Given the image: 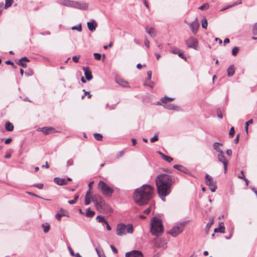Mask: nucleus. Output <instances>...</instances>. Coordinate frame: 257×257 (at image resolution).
I'll return each instance as SVG.
<instances>
[{
    "label": "nucleus",
    "mask_w": 257,
    "mask_h": 257,
    "mask_svg": "<svg viewBox=\"0 0 257 257\" xmlns=\"http://www.w3.org/2000/svg\"><path fill=\"white\" fill-rule=\"evenodd\" d=\"M217 116L219 118H222V115L221 114V110L219 108L217 109Z\"/></svg>",
    "instance_id": "13d9d810"
},
{
    "label": "nucleus",
    "mask_w": 257,
    "mask_h": 257,
    "mask_svg": "<svg viewBox=\"0 0 257 257\" xmlns=\"http://www.w3.org/2000/svg\"><path fill=\"white\" fill-rule=\"evenodd\" d=\"M202 27L203 28L206 29L207 27V21L206 19H204L201 21Z\"/></svg>",
    "instance_id": "e433bc0d"
},
{
    "label": "nucleus",
    "mask_w": 257,
    "mask_h": 257,
    "mask_svg": "<svg viewBox=\"0 0 257 257\" xmlns=\"http://www.w3.org/2000/svg\"><path fill=\"white\" fill-rule=\"evenodd\" d=\"M73 8L85 10L88 8V4L83 2L74 1Z\"/></svg>",
    "instance_id": "ddd939ff"
},
{
    "label": "nucleus",
    "mask_w": 257,
    "mask_h": 257,
    "mask_svg": "<svg viewBox=\"0 0 257 257\" xmlns=\"http://www.w3.org/2000/svg\"><path fill=\"white\" fill-rule=\"evenodd\" d=\"M6 64H8V65H12L13 67H14V68H17V66L15 65V64L11 61L10 60H7L5 62Z\"/></svg>",
    "instance_id": "49530a36"
},
{
    "label": "nucleus",
    "mask_w": 257,
    "mask_h": 257,
    "mask_svg": "<svg viewBox=\"0 0 257 257\" xmlns=\"http://www.w3.org/2000/svg\"><path fill=\"white\" fill-rule=\"evenodd\" d=\"M238 177L239 178L242 179H244L245 178L243 172L242 171H241L240 172V174L238 175Z\"/></svg>",
    "instance_id": "bf43d9fd"
},
{
    "label": "nucleus",
    "mask_w": 257,
    "mask_h": 257,
    "mask_svg": "<svg viewBox=\"0 0 257 257\" xmlns=\"http://www.w3.org/2000/svg\"><path fill=\"white\" fill-rule=\"evenodd\" d=\"M87 27L89 31L93 32L95 30L97 27V23L94 20L87 22Z\"/></svg>",
    "instance_id": "a211bd4d"
},
{
    "label": "nucleus",
    "mask_w": 257,
    "mask_h": 257,
    "mask_svg": "<svg viewBox=\"0 0 257 257\" xmlns=\"http://www.w3.org/2000/svg\"><path fill=\"white\" fill-rule=\"evenodd\" d=\"M79 57H80L79 56H76V55L72 57V60H73L74 62H75L76 63L78 62Z\"/></svg>",
    "instance_id": "4d7b16f0"
},
{
    "label": "nucleus",
    "mask_w": 257,
    "mask_h": 257,
    "mask_svg": "<svg viewBox=\"0 0 257 257\" xmlns=\"http://www.w3.org/2000/svg\"><path fill=\"white\" fill-rule=\"evenodd\" d=\"M94 137L97 141H101L103 138L101 134L97 133L94 134Z\"/></svg>",
    "instance_id": "f704fd0d"
},
{
    "label": "nucleus",
    "mask_w": 257,
    "mask_h": 257,
    "mask_svg": "<svg viewBox=\"0 0 257 257\" xmlns=\"http://www.w3.org/2000/svg\"><path fill=\"white\" fill-rule=\"evenodd\" d=\"M98 188L103 195L110 196L112 193V189L102 181L98 182Z\"/></svg>",
    "instance_id": "39448f33"
},
{
    "label": "nucleus",
    "mask_w": 257,
    "mask_h": 257,
    "mask_svg": "<svg viewBox=\"0 0 257 257\" xmlns=\"http://www.w3.org/2000/svg\"><path fill=\"white\" fill-rule=\"evenodd\" d=\"M186 43L188 47L193 48L197 50L198 42L196 39L193 38H190L186 40Z\"/></svg>",
    "instance_id": "9b49d317"
},
{
    "label": "nucleus",
    "mask_w": 257,
    "mask_h": 257,
    "mask_svg": "<svg viewBox=\"0 0 257 257\" xmlns=\"http://www.w3.org/2000/svg\"><path fill=\"white\" fill-rule=\"evenodd\" d=\"M93 197H92L91 193L90 192V190L87 191L85 197V200H84V204L85 205H88L90 204L91 201H92V198Z\"/></svg>",
    "instance_id": "f3484780"
},
{
    "label": "nucleus",
    "mask_w": 257,
    "mask_h": 257,
    "mask_svg": "<svg viewBox=\"0 0 257 257\" xmlns=\"http://www.w3.org/2000/svg\"><path fill=\"white\" fill-rule=\"evenodd\" d=\"M214 231V232L224 233L225 227L224 223L223 222H219L218 227L215 228Z\"/></svg>",
    "instance_id": "412c9836"
},
{
    "label": "nucleus",
    "mask_w": 257,
    "mask_h": 257,
    "mask_svg": "<svg viewBox=\"0 0 257 257\" xmlns=\"http://www.w3.org/2000/svg\"><path fill=\"white\" fill-rule=\"evenodd\" d=\"M214 223V218L212 217L211 219H210V221L207 224L206 227L205 228V232L208 234L209 233L210 228L212 225Z\"/></svg>",
    "instance_id": "b1692460"
},
{
    "label": "nucleus",
    "mask_w": 257,
    "mask_h": 257,
    "mask_svg": "<svg viewBox=\"0 0 257 257\" xmlns=\"http://www.w3.org/2000/svg\"><path fill=\"white\" fill-rule=\"evenodd\" d=\"M218 161L223 164L224 168V173H226L227 170L228 160L225 157L224 152L218 153L217 155Z\"/></svg>",
    "instance_id": "1a4fd4ad"
},
{
    "label": "nucleus",
    "mask_w": 257,
    "mask_h": 257,
    "mask_svg": "<svg viewBox=\"0 0 257 257\" xmlns=\"http://www.w3.org/2000/svg\"><path fill=\"white\" fill-rule=\"evenodd\" d=\"M154 245L157 248H165L166 246V243H165L162 238L154 239L153 241Z\"/></svg>",
    "instance_id": "4468645a"
},
{
    "label": "nucleus",
    "mask_w": 257,
    "mask_h": 257,
    "mask_svg": "<svg viewBox=\"0 0 257 257\" xmlns=\"http://www.w3.org/2000/svg\"><path fill=\"white\" fill-rule=\"evenodd\" d=\"M95 250H96V252H97V254H98V256L99 257H102V255L103 256V257H106L103 254V253L102 251L100 250V249H98L97 248H96Z\"/></svg>",
    "instance_id": "37998d69"
},
{
    "label": "nucleus",
    "mask_w": 257,
    "mask_h": 257,
    "mask_svg": "<svg viewBox=\"0 0 257 257\" xmlns=\"http://www.w3.org/2000/svg\"><path fill=\"white\" fill-rule=\"evenodd\" d=\"M12 141V140L11 138H8L5 140V143L6 144H9Z\"/></svg>",
    "instance_id": "69168bd1"
},
{
    "label": "nucleus",
    "mask_w": 257,
    "mask_h": 257,
    "mask_svg": "<svg viewBox=\"0 0 257 257\" xmlns=\"http://www.w3.org/2000/svg\"><path fill=\"white\" fill-rule=\"evenodd\" d=\"M38 132H42L45 135L56 133L55 129L53 127H39L37 130Z\"/></svg>",
    "instance_id": "9d476101"
},
{
    "label": "nucleus",
    "mask_w": 257,
    "mask_h": 257,
    "mask_svg": "<svg viewBox=\"0 0 257 257\" xmlns=\"http://www.w3.org/2000/svg\"><path fill=\"white\" fill-rule=\"evenodd\" d=\"M222 146H223L222 144L218 143V142H215L213 144V149L215 151H216L218 153L223 152L222 150L221 149V147Z\"/></svg>",
    "instance_id": "aec40b11"
},
{
    "label": "nucleus",
    "mask_w": 257,
    "mask_h": 257,
    "mask_svg": "<svg viewBox=\"0 0 257 257\" xmlns=\"http://www.w3.org/2000/svg\"><path fill=\"white\" fill-rule=\"evenodd\" d=\"M235 133L234 128L233 127H231L229 132V135L231 137H233Z\"/></svg>",
    "instance_id": "a18cd8bd"
},
{
    "label": "nucleus",
    "mask_w": 257,
    "mask_h": 257,
    "mask_svg": "<svg viewBox=\"0 0 257 257\" xmlns=\"http://www.w3.org/2000/svg\"><path fill=\"white\" fill-rule=\"evenodd\" d=\"M164 107L169 110L176 109L177 106L174 104H167L164 106Z\"/></svg>",
    "instance_id": "2f4dec72"
},
{
    "label": "nucleus",
    "mask_w": 257,
    "mask_h": 257,
    "mask_svg": "<svg viewBox=\"0 0 257 257\" xmlns=\"http://www.w3.org/2000/svg\"><path fill=\"white\" fill-rule=\"evenodd\" d=\"M178 56L181 58H183V59H186L184 57V55H183V52L180 50V52L178 53Z\"/></svg>",
    "instance_id": "e2e57ef3"
},
{
    "label": "nucleus",
    "mask_w": 257,
    "mask_h": 257,
    "mask_svg": "<svg viewBox=\"0 0 257 257\" xmlns=\"http://www.w3.org/2000/svg\"><path fill=\"white\" fill-rule=\"evenodd\" d=\"M33 186L37 187L38 189H42L43 188L44 185H43V184H42V183H39V184H35Z\"/></svg>",
    "instance_id": "8fccbe9b"
},
{
    "label": "nucleus",
    "mask_w": 257,
    "mask_h": 257,
    "mask_svg": "<svg viewBox=\"0 0 257 257\" xmlns=\"http://www.w3.org/2000/svg\"><path fill=\"white\" fill-rule=\"evenodd\" d=\"M180 51V50L177 48H172L171 49V52L175 54H178Z\"/></svg>",
    "instance_id": "58836bf2"
},
{
    "label": "nucleus",
    "mask_w": 257,
    "mask_h": 257,
    "mask_svg": "<svg viewBox=\"0 0 257 257\" xmlns=\"http://www.w3.org/2000/svg\"><path fill=\"white\" fill-rule=\"evenodd\" d=\"M5 1H6L5 8L7 9L12 6L13 0H5Z\"/></svg>",
    "instance_id": "c9c22d12"
},
{
    "label": "nucleus",
    "mask_w": 257,
    "mask_h": 257,
    "mask_svg": "<svg viewBox=\"0 0 257 257\" xmlns=\"http://www.w3.org/2000/svg\"><path fill=\"white\" fill-rule=\"evenodd\" d=\"M174 99V98L169 97L167 96H165L164 98H162L161 100L163 103H167L168 102H170L173 101Z\"/></svg>",
    "instance_id": "7c9ffc66"
},
{
    "label": "nucleus",
    "mask_w": 257,
    "mask_h": 257,
    "mask_svg": "<svg viewBox=\"0 0 257 257\" xmlns=\"http://www.w3.org/2000/svg\"><path fill=\"white\" fill-rule=\"evenodd\" d=\"M235 72L234 67L233 65H231L227 69V75L228 77L232 76Z\"/></svg>",
    "instance_id": "393cba45"
},
{
    "label": "nucleus",
    "mask_w": 257,
    "mask_h": 257,
    "mask_svg": "<svg viewBox=\"0 0 257 257\" xmlns=\"http://www.w3.org/2000/svg\"><path fill=\"white\" fill-rule=\"evenodd\" d=\"M68 250L69 251L70 254L72 256H75V255H76V253H74V252L73 250L72 249V248L70 246H68Z\"/></svg>",
    "instance_id": "de8ad7c7"
},
{
    "label": "nucleus",
    "mask_w": 257,
    "mask_h": 257,
    "mask_svg": "<svg viewBox=\"0 0 257 257\" xmlns=\"http://www.w3.org/2000/svg\"><path fill=\"white\" fill-rule=\"evenodd\" d=\"M93 55L95 60H100L101 59V55L100 54L98 53H95L93 54Z\"/></svg>",
    "instance_id": "ea45409f"
},
{
    "label": "nucleus",
    "mask_w": 257,
    "mask_h": 257,
    "mask_svg": "<svg viewBox=\"0 0 257 257\" xmlns=\"http://www.w3.org/2000/svg\"><path fill=\"white\" fill-rule=\"evenodd\" d=\"M199 24L197 22H193L190 25V28L192 32H195L197 31Z\"/></svg>",
    "instance_id": "4be33fe9"
},
{
    "label": "nucleus",
    "mask_w": 257,
    "mask_h": 257,
    "mask_svg": "<svg viewBox=\"0 0 257 257\" xmlns=\"http://www.w3.org/2000/svg\"><path fill=\"white\" fill-rule=\"evenodd\" d=\"M96 219L99 222H102L103 224H104L105 222L106 221L104 217L101 216H97Z\"/></svg>",
    "instance_id": "72a5a7b5"
},
{
    "label": "nucleus",
    "mask_w": 257,
    "mask_h": 257,
    "mask_svg": "<svg viewBox=\"0 0 257 257\" xmlns=\"http://www.w3.org/2000/svg\"><path fill=\"white\" fill-rule=\"evenodd\" d=\"M153 188L149 185H143L137 189L134 193V199L139 206H144L147 204L152 198Z\"/></svg>",
    "instance_id": "f03ea898"
},
{
    "label": "nucleus",
    "mask_w": 257,
    "mask_h": 257,
    "mask_svg": "<svg viewBox=\"0 0 257 257\" xmlns=\"http://www.w3.org/2000/svg\"><path fill=\"white\" fill-rule=\"evenodd\" d=\"M158 134H156L154 137L151 138L150 142L151 143H154L158 140Z\"/></svg>",
    "instance_id": "a19ab883"
},
{
    "label": "nucleus",
    "mask_w": 257,
    "mask_h": 257,
    "mask_svg": "<svg viewBox=\"0 0 257 257\" xmlns=\"http://www.w3.org/2000/svg\"><path fill=\"white\" fill-rule=\"evenodd\" d=\"M74 1L70 0H64L62 3V4L65 6L73 7Z\"/></svg>",
    "instance_id": "cd10ccee"
},
{
    "label": "nucleus",
    "mask_w": 257,
    "mask_h": 257,
    "mask_svg": "<svg viewBox=\"0 0 257 257\" xmlns=\"http://www.w3.org/2000/svg\"><path fill=\"white\" fill-rule=\"evenodd\" d=\"M238 51H239V49L238 47H234L232 50V54L233 56H236L237 55V54L238 53Z\"/></svg>",
    "instance_id": "4c0bfd02"
},
{
    "label": "nucleus",
    "mask_w": 257,
    "mask_h": 257,
    "mask_svg": "<svg viewBox=\"0 0 257 257\" xmlns=\"http://www.w3.org/2000/svg\"><path fill=\"white\" fill-rule=\"evenodd\" d=\"M115 81L116 83L119 84V85L127 87H129V84L128 82L123 79L122 78H121L120 77H116L115 78Z\"/></svg>",
    "instance_id": "dca6fc26"
},
{
    "label": "nucleus",
    "mask_w": 257,
    "mask_h": 257,
    "mask_svg": "<svg viewBox=\"0 0 257 257\" xmlns=\"http://www.w3.org/2000/svg\"><path fill=\"white\" fill-rule=\"evenodd\" d=\"M125 257H144L142 252L139 250H134L125 253Z\"/></svg>",
    "instance_id": "f8f14e48"
},
{
    "label": "nucleus",
    "mask_w": 257,
    "mask_h": 257,
    "mask_svg": "<svg viewBox=\"0 0 257 257\" xmlns=\"http://www.w3.org/2000/svg\"><path fill=\"white\" fill-rule=\"evenodd\" d=\"M54 182L58 185H64L67 184V181L63 178H61L59 177H55L54 179Z\"/></svg>",
    "instance_id": "6ab92c4d"
},
{
    "label": "nucleus",
    "mask_w": 257,
    "mask_h": 257,
    "mask_svg": "<svg viewBox=\"0 0 257 257\" xmlns=\"http://www.w3.org/2000/svg\"><path fill=\"white\" fill-rule=\"evenodd\" d=\"M5 128L7 131L11 132L14 130V125L12 123L7 121L5 124Z\"/></svg>",
    "instance_id": "bb28decb"
},
{
    "label": "nucleus",
    "mask_w": 257,
    "mask_h": 257,
    "mask_svg": "<svg viewBox=\"0 0 257 257\" xmlns=\"http://www.w3.org/2000/svg\"><path fill=\"white\" fill-rule=\"evenodd\" d=\"M71 29L72 30H77L78 32H81L82 31L81 25L80 24L78 26H73L71 27Z\"/></svg>",
    "instance_id": "473e14b6"
},
{
    "label": "nucleus",
    "mask_w": 257,
    "mask_h": 257,
    "mask_svg": "<svg viewBox=\"0 0 257 257\" xmlns=\"http://www.w3.org/2000/svg\"><path fill=\"white\" fill-rule=\"evenodd\" d=\"M41 227L43 229L45 233H48L50 229V226L48 223H44L41 224Z\"/></svg>",
    "instance_id": "a878e982"
},
{
    "label": "nucleus",
    "mask_w": 257,
    "mask_h": 257,
    "mask_svg": "<svg viewBox=\"0 0 257 257\" xmlns=\"http://www.w3.org/2000/svg\"><path fill=\"white\" fill-rule=\"evenodd\" d=\"M151 222L152 234L157 236H161L164 232V227L162 220L156 217H154Z\"/></svg>",
    "instance_id": "7ed1b4c3"
},
{
    "label": "nucleus",
    "mask_w": 257,
    "mask_h": 257,
    "mask_svg": "<svg viewBox=\"0 0 257 257\" xmlns=\"http://www.w3.org/2000/svg\"><path fill=\"white\" fill-rule=\"evenodd\" d=\"M239 134H238L236 136V137L235 138V139L234 140V142L235 143V144H237L238 143V141H239Z\"/></svg>",
    "instance_id": "338daca9"
},
{
    "label": "nucleus",
    "mask_w": 257,
    "mask_h": 257,
    "mask_svg": "<svg viewBox=\"0 0 257 257\" xmlns=\"http://www.w3.org/2000/svg\"><path fill=\"white\" fill-rule=\"evenodd\" d=\"M133 231V226L131 224L125 225L123 223H119L116 227V233L118 236L125 235L127 233H132Z\"/></svg>",
    "instance_id": "20e7f679"
},
{
    "label": "nucleus",
    "mask_w": 257,
    "mask_h": 257,
    "mask_svg": "<svg viewBox=\"0 0 257 257\" xmlns=\"http://www.w3.org/2000/svg\"><path fill=\"white\" fill-rule=\"evenodd\" d=\"M105 225H106V227L108 230H110L111 229V226L109 225L107 221L105 222L104 224H103V226H104Z\"/></svg>",
    "instance_id": "864d4df0"
},
{
    "label": "nucleus",
    "mask_w": 257,
    "mask_h": 257,
    "mask_svg": "<svg viewBox=\"0 0 257 257\" xmlns=\"http://www.w3.org/2000/svg\"><path fill=\"white\" fill-rule=\"evenodd\" d=\"M175 178L166 174L158 175L156 178L157 192L161 200L165 202V197L171 192Z\"/></svg>",
    "instance_id": "f257e3e1"
},
{
    "label": "nucleus",
    "mask_w": 257,
    "mask_h": 257,
    "mask_svg": "<svg viewBox=\"0 0 257 257\" xmlns=\"http://www.w3.org/2000/svg\"><path fill=\"white\" fill-rule=\"evenodd\" d=\"M151 206H150L149 208H147L144 211V213L146 214H149L151 210Z\"/></svg>",
    "instance_id": "6e6d98bb"
},
{
    "label": "nucleus",
    "mask_w": 257,
    "mask_h": 257,
    "mask_svg": "<svg viewBox=\"0 0 257 257\" xmlns=\"http://www.w3.org/2000/svg\"><path fill=\"white\" fill-rule=\"evenodd\" d=\"M158 153L161 156L162 158L166 161L170 163L173 161V158L171 157L166 156V155L162 153L161 152L159 151Z\"/></svg>",
    "instance_id": "5701e85b"
},
{
    "label": "nucleus",
    "mask_w": 257,
    "mask_h": 257,
    "mask_svg": "<svg viewBox=\"0 0 257 257\" xmlns=\"http://www.w3.org/2000/svg\"><path fill=\"white\" fill-rule=\"evenodd\" d=\"M209 8V5L208 4H205L200 6L199 9L201 10H205Z\"/></svg>",
    "instance_id": "79ce46f5"
},
{
    "label": "nucleus",
    "mask_w": 257,
    "mask_h": 257,
    "mask_svg": "<svg viewBox=\"0 0 257 257\" xmlns=\"http://www.w3.org/2000/svg\"><path fill=\"white\" fill-rule=\"evenodd\" d=\"M64 216V214H62V213H57L55 215V217L58 220H60L61 219V217L62 216Z\"/></svg>",
    "instance_id": "3c124183"
},
{
    "label": "nucleus",
    "mask_w": 257,
    "mask_h": 257,
    "mask_svg": "<svg viewBox=\"0 0 257 257\" xmlns=\"http://www.w3.org/2000/svg\"><path fill=\"white\" fill-rule=\"evenodd\" d=\"M144 85L148 86L151 88L153 87V82L149 80V84H148V80H146L144 84Z\"/></svg>",
    "instance_id": "c03bdc74"
},
{
    "label": "nucleus",
    "mask_w": 257,
    "mask_h": 257,
    "mask_svg": "<svg viewBox=\"0 0 257 257\" xmlns=\"http://www.w3.org/2000/svg\"><path fill=\"white\" fill-rule=\"evenodd\" d=\"M124 154V152L123 151H121L117 153L116 155V157L117 158H119L120 157H122Z\"/></svg>",
    "instance_id": "09e8293b"
},
{
    "label": "nucleus",
    "mask_w": 257,
    "mask_h": 257,
    "mask_svg": "<svg viewBox=\"0 0 257 257\" xmlns=\"http://www.w3.org/2000/svg\"><path fill=\"white\" fill-rule=\"evenodd\" d=\"M253 30L254 32H257V23L254 24Z\"/></svg>",
    "instance_id": "774afa93"
},
{
    "label": "nucleus",
    "mask_w": 257,
    "mask_h": 257,
    "mask_svg": "<svg viewBox=\"0 0 257 257\" xmlns=\"http://www.w3.org/2000/svg\"><path fill=\"white\" fill-rule=\"evenodd\" d=\"M83 70L84 71V75L85 76L86 79L89 81L91 80L92 79L93 77L91 74V72L89 68L88 67H84L83 68Z\"/></svg>",
    "instance_id": "2eb2a0df"
},
{
    "label": "nucleus",
    "mask_w": 257,
    "mask_h": 257,
    "mask_svg": "<svg viewBox=\"0 0 257 257\" xmlns=\"http://www.w3.org/2000/svg\"><path fill=\"white\" fill-rule=\"evenodd\" d=\"M92 201L95 203V207L98 210L101 211L103 209L105 202L100 196L94 195L92 198Z\"/></svg>",
    "instance_id": "423d86ee"
},
{
    "label": "nucleus",
    "mask_w": 257,
    "mask_h": 257,
    "mask_svg": "<svg viewBox=\"0 0 257 257\" xmlns=\"http://www.w3.org/2000/svg\"><path fill=\"white\" fill-rule=\"evenodd\" d=\"M186 224L185 222L180 223L176 226H174L169 232L173 237H176L183 230L184 227Z\"/></svg>",
    "instance_id": "0eeeda50"
},
{
    "label": "nucleus",
    "mask_w": 257,
    "mask_h": 257,
    "mask_svg": "<svg viewBox=\"0 0 257 257\" xmlns=\"http://www.w3.org/2000/svg\"><path fill=\"white\" fill-rule=\"evenodd\" d=\"M174 168L179 171L183 172H185L187 170L186 168L184 166L180 165H175Z\"/></svg>",
    "instance_id": "c756f323"
},
{
    "label": "nucleus",
    "mask_w": 257,
    "mask_h": 257,
    "mask_svg": "<svg viewBox=\"0 0 257 257\" xmlns=\"http://www.w3.org/2000/svg\"><path fill=\"white\" fill-rule=\"evenodd\" d=\"M144 43H145V46L147 48H149V47H150V42H149V41L148 39H145Z\"/></svg>",
    "instance_id": "052dcab7"
},
{
    "label": "nucleus",
    "mask_w": 257,
    "mask_h": 257,
    "mask_svg": "<svg viewBox=\"0 0 257 257\" xmlns=\"http://www.w3.org/2000/svg\"><path fill=\"white\" fill-rule=\"evenodd\" d=\"M86 216L88 217H92L95 214V212L90 210V208L87 209L86 211Z\"/></svg>",
    "instance_id": "c85d7f7f"
},
{
    "label": "nucleus",
    "mask_w": 257,
    "mask_h": 257,
    "mask_svg": "<svg viewBox=\"0 0 257 257\" xmlns=\"http://www.w3.org/2000/svg\"><path fill=\"white\" fill-rule=\"evenodd\" d=\"M147 75H148V79L149 80H151V76H152V71H148L147 72Z\"/></svg>",
    "instance_id": "680f3d73"
},
{
    "label": "nucleus",
    "mask_w": 257,
    "mask_h": 257,
    "mask_svg": "<svg viewBox=\"0 0 257 257\" xmlns=\"http://www.w3.org/2000/svg\"><path fill=\"white\" fill-rule=\"evenodd\" d=\"M206 184L209 186L210 189L212 192L215 191L217 186L214 182L212 177L208 174H206L205 177Z\"/></svg>",
    "instance_id": "6e6552de"
},
{
    "label": "nucleus",
    "mask_w": 257,
    "mask_h": 257,
    "mask_svg": "<svg viewBox=\"0 0 257 257\" xmlns=\"http://www.w3.org/2000/svg\"><path fill=\"white\" fill-rule=\"evenodd\" d=\"M73 165V160L72 159H69L67 161V167L72 166Z\"/></svg>",
    "instance_id": "603ef678"
},
{
    "label": "nucleus",
    "mask_w": 257,
    "mask_h": 257,
    "mask_svg": "<svg viewBox=\"0 0 257 257\" xmlns=\"http://www.w3.org/2000/svg\"><path fill=\"white\" fill-rule=\"evenodd\" d=\"M20 60L22 61H25V62H29V60L28 59V58L26 57H23L22 58H21L20 59Z\"/></svg>",
    "instance_id": "0e129e2a"
},
{
    "label": "nucleus",
    "mask_w": 257,
    "mask_h": 257,
    "mask_svg": "<svg viewBox=\"0 0 257 257\" xmlns=\"http://www.w3.org/2000/svg\"><path fill=\"white\" fill-rule=\"evenodd\" d=\"M18 64L22 66L23 68H26L27 67L26 64L23 63V61L19 60Z\"/></svg>",
    "instance_id": "5fc2aeb1"
}]
</instances>
